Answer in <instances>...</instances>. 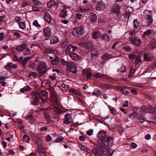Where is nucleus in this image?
I'll return each instance as SVG.
<instances>
[{"instance_id": "f704fd0d", "label": "nucleus", "mask_w": 156, "mask_h": 156, "mask_svg": "<svg viewBox=\"0 0 156 156\" xmlns=\"http://www.w3.org/2000/svg\"><path fill=\"white\" fill-rule=\"evenodd\" d=\"M139 114L140 115H143L147 113L146 111V107L142 106L139 109Z\"/></svg>"}, {"instance_id": "f03ea898", "label": "nucleus", "mask_w": 156, "mask_h": 156, "mask_svg": "<svg viewBox=\"0 0 156 156\" xmlns=\"http://www.w3.org/2000/svg\"><path fill=\"white\" fill-rule=\"evenodd\" d=\"M48 92L45 90H41L39 92H34L32 94L31 98V104L36 107L34 108L35 112H40L42 111L47 110L48 107H45L44 103L40 104L39 99H41L42 102L47 103Z\"/></svg>"}, {"instance_id": "39448f33", "label": "nucleus", "mask_w": 156, "mask_h": 156, "mask_svg": "<svg viewBox=\"0 0 156 156\" xmlns=\"http://www.w3.org/2000/svg\"><path fill=\"white\" fill-rule=\"evenodd\" d=\"M62 7L63 9L60 12V16L61 17L66 19L69 14L70 7H67L65 5L63 6Z\"/></svg>"}, {"instance_id": "1a4fd4ad", "label": "nucleus", "mask_w": 156, "mask_h": 156, "mask_svg": "<svg viewBox=\"0 0 156 156\" xmlns=\"http://www.w3.org/2000/svg\"><path fill=\"white\" fill-rule=\"evenodd\" d=\"M130 41L131 44L137 46L140 45L141 43V39L136 37L131 38L130 39Z\"/></svg>"}, {"instance_id": "2eb2a0df", "label": "nucleus", "mask_w": 156, "mask_h": 156, "mask_svg": "<svg viewBox=\"0 0 156 156\" xmlns=\"http://www.w3.org/2000/svg\"><path fill=\"white\" fill-rule=\"evenodd\" d=\"M38 153L41 156H44L45 155L46 150L43 147L42 145L38 146L37 148Z\"/></svg>"}, {"instance_id": "5701e85b", "label": "nucleus", "mask_w": 156, "mask_h": 156, "mask_svg": "<svg viewBox=\"0 0 156 156\" xmlns=\"http://www.w3.org/2000/svg\"><path fill=\"white\" fill-rule=\"evenodd\" d=\"M69 91L70 93L76 95H80L81 94L79 90L73 88H70Z\"/></svg>"}, {"instance_id": "4c0bfd02", "label": "nucleus", "mask_w": 156, "mask_h": 156, "mask_svg": "<svg viewBox=\"0 0 156 156\" xmlns=\"http://www.w3.org/2000/svg\"><path fill=\"white\" fill-rule=\"evenodd\" d=\"M101 58L102 59L105 60L108 59H109L111 58V56L108 54V53H105L104 55L101 56Z\"/></svg>"}, {"instance_id": "79ce46f5", "label": "nucleus", "mask_w": 156, "mask_h": 156, "mask_svg": "<svg viewBox=\"0 0 156 156\" xmlns=\"http://www.w3.org/2000/svg\"><path fill=\"white\" fill-rule=\"evenodd\" d=\"M130 92L131 93H133L135 95L137 94V92L138 91L137 89L133 87H130Z\"/></svg>"}, {"instance_id": "8fccbe9b", "label": "nucleus", "mask_w": 156, "mask_h": 156, "mask_svg": "<svg viewBox=\"0 0 156 156\" xmlns=\"http://www.w3.org/2000/svg\"><path fill=\"white\" fill-rule=\"evenodd\" d=\"M97 55V52L95 50H93L91 53V56L92 58H94Z\"/></svg>"}, {"instance_id": "5fc2aeb1", "label": "nucleus", "mask_w": 156, "mask_h": 156, "mask_svg": "<svg viewBox=\"0 0 156 156\" xmlns=\"http://www.w3.org/2000/svg\"><path fill=\"white\" fill-rule=\"evenodd\" d=\"M55 50H53L51 48H47L45 50V52L47 53H54Z\"/></svg>"}, {"instance_id": "6e6d98bb", "label": "nucleus", "mask_w": 156, "mask_h": 156, "mask_svg": "<svg viewBox=\"0 0 156 156\" xmlns=\"http://www.w3.org/2000/svg\"><path fill=\"white\" fill-rule=\"evenodd\" d=\"M136 55L135 54H132L129 55V58L130 60L135 59Z\"/></svg>"}, {"instance_id": "2f4dec72", "label": "nucleus", "mask_w": 156, "mask_h": 156, "mask_svg": "<svg viewBox=\"0 0 156 156\" xmlns=\"http://www.w3.org/2000/svg\"><path fill=\"white\" fill-rule=\"evenodd\" d=\"M80 147L81 149L83 151L87 152L88 153H90L91 152L90 150L87 147H85L82 145L79 146Z\"/></svg>"}, {"instance_id": "052dcab7", "label": "nucleus", "mask_w": 156, "mask_h": 156, "mask_svg": "<svg viewBox=\"0 0 156 156\" xmlns=\"http://www.w3.org/2000/svg\"><path fill=\"white\" fill-rule=\"evenodd\" d=\"M55 4V2L54 1L51 0L48 2L47 5L48 7H51V5H53Z\"/></svg>"}, {"instance_id": "58836bf2", "label": "nucleus", "mask_w": 156, "mask_h": 156, "mask_svg": "<svg viewBox=\"0 0 156 156\" xmlns=\"http://www.w3.org/2000/svg\"><path fill=\"white\" fill-rule=\"evenodd\" d=\"M51 63L53 65L57 64L59 62V59L58 57H56L53 60L51 61Z\"/></svg>"}, {"instance_id": "a19ab883", "label": "nucleus", "mask_w": 156, "mask_h": 156, "mask_svg": "<svg viewBox=\"0 0 156 156\" xmlns=\"http://www.w3.org/2000/svg\"><path fill=\"white\" fill-rule=\"evenodd\" d=\"M18 25L20 29L23 30L26 27L25 22L22 21L18 24Z\"/></svg>"}, {"instance_id": "a211bd4d", "label": "nucleus", "mask_w": 156, "mask_h": 156, "mask_svg": "<svg viewBox=\"0 0 156 156\" xmlns=\"http://www.w3.org/2000/svg\"><path fill=\"white\" fill-rule=\"evenodd\" d=\"M153 58V56L150 54L144 53V60L146 61H149Z\"/></svg>"}, {"instance_id": "a18cd8bd", "label": "nucleus", "mask_w": 156, "mask_h": 156, "mask_svg": "<svg viewBox=\"0 0 156 156\" xmlns=\"http://www.w3.org/2000/svg\"><path fill=\"white\" fill-rule=\"evenodd\" d=\"M109 109L110 110L111 112L112 113L113 115H115L116 114V109L111 107V106H109L108 107Z\"/></svg>"}, {"instance_id": "dca6fc26", "label": "nucleus", "mask_w": 156, "mask_h": 156, "mask_svg": "<svg viewBox=\"0 0 156 156\" xmlns=\"http://www.w3.org/2000/svg\"><path fill=\"white\" fill-rule=\"evenodd\" d=\"M25 119L26 120H28L30 123L32 124L34 122L35 117L32 115H27Z\"/></svg>"}, {"instance_id": "a878e982", "label": "nucleus", "mask_w": 156, "mask_h": 156, "mask_svg": "<svg viewBox=\"0 0 156 156\" xmlns=\"http://www.w3.org/2000/svg\"><path fill=\"white\" fill-rule=\"evenodd\" d=\"M89 18L91 22L93 23L95 22L97 19V15L94 13H91Z\"/></svg>"}, {"instance_id": "c03bdc74", "label": "nucleus", "mask_w": 156, "mask_h": 156, "mask_svg": "<svg viewBox=\"0 0 156 156\" xmlns=\"http://www.w3.org/2000/svg\"><path fill=\"white\" fill-rule=\"evenodd\" d=\"M35 142L37 144L38 146H41L42 145V140L40 138L38 137H37V138H36Z\"/></svg>"}, {"instance_id": "f8f14e48", "label": "nucleus", "mask_w": 156, "mask_h": 156, "mask_svg": "<svg viewBox=\"0 0 156 156\" xmlns=\"http://www.w3.org/2000/svg\"><path fill=\"white\" fill-rule=\"evenodd\" d=\"M120 7L117 5H114L112 9V13H115L117 15H119L120 13Z\"/></svg>"}, {"instance_id": "e2e57ef3", "label": "nucleus", "mask_w": 156, "mask_h": 156, "mask_svg": "<svg viewBox=\"0 0 156 156\" xmlns=\"http://www.w3.org/2000/svg\"><path fill=\"white\" fill-rule=\"evenodd\" d=\"M75 16L77 18V19L79 20L81 19L82 17V15L78 13H77L75 14Z\"/></svg>"}, {"instance_id": "e433bc0d", "label": "nucleus", "mask_w": 156, "mask_h": 156, "mask_svg": "<svg viewBox=\"0 0 156 156\" xmlns=\"http://www.w3.org/2000/svg\"><path fill=\"white\" fill-rule=\"evenodd\" d=\"M33 25L34 26L39 29L41 27V25L37 20H35L34 21Z\"/></svg>"}, {"instance_id": "680f3d73", "label": "nucleus", "mask_w": 156, "mask_h": 156, "mask_svg": "<svg viewBox=\"0 0 156 156\" xmlns=\"http://www.w3.org/2000/svg\"><path fill=\"white\" fill-rule=\"evenodd\" d=\"M68 43V41L65 40L64 41H62L61 45V46L63 47H65L67 44Z\"/></svg>"}, {"instance_id": "0e129e2a", "label": "nucleus", "mask_w": 156, "mask_h": 156, "mask_svg": "<svg viewBox=\"0 0 156 156\" xmlns=\"http://www.w3.org/2000/svg\"><path fill=\"white\" fill-rule=\"evenodd\" d=\"M123 48L126 51H129L131 50L130 47L128 46H126L123 47Z\"/></svg>"}, {"instance_id": "7ed1b4c3", "label": "nucleus", "mask_w": 156, "mask_h": 156, "mask_svg": "<svg viewBox=\"0 0 156 156\" xmlns=\"http://www.w3.org/2000/svg\"><path fill=\"white\" fill-rule=\"evenodd\" d=\"M152 11L150 10H145L144 12V19L143 22L144 25L148 26L152 23L153 20L152 17Z\"/></svg>"}, {"instance_id": "c9c22d12", "label": "nucleus", "mask_w": 156, "mask_h": 156, "mask_svg": "<svg viewBox=\"0 0 156 156\" xmlns=\"http://www.w3.org/2000/svg\"><path fill=\"white\" fill-rule=\"evenodd\" d=\"M93 76L96 78H103L105 76L104 75L99 73H95L94 74H93Z\"/></svg>"}, {"instance_id": "603ef678", "label": "nucleus", "mask_w": 156, "mask_h": 156, "mask_svg": "<svg viewBox=\"0 0 156 156\" xmlns=\"http://www.w3.org/2000/svg\"><path fill=\"white\" fill-rule=\"evenodd\" d=\"M135 69L133 68H131L129 71V77H130L131 76H133L135 73Z\"/></svg>"}, {"instance_id": "13d9d810", "label": "nucleus", "mask_w": 156, "mask_h": 156, "mask_svg": "<svg viewBox=\"0 0 156 156\" xmlns=\"http://www.w3.org/2000/svg\"><path fill=\"white\" fill-rule=\"evenodd\" d=\"M37 76V73L35 72H31L29 74V76H33L34 78H36Z\"/></svg>"}, {"instance_id": "3c124183", "label": "nucleus", "mask_w": 156, "mask_h": 156, "mask_svg": "<svg viewBox=\"0 0 156 156\" xmlns=\"http://www.w3.org/2000/svg\"><path fill=\"white\" fill-rule=\"evenodd\" d=\"M151 30H148L144 33L143 35V37H146L147 36H149L151 34Z\"/></svg>"}, {"instance_id": "9b49d317", "label": "nucleus", "mask_w": 156, "mask_h": 156, "mask_svg": "<svg viewBox=\"0 0 156 156\" xmlns=\"http://www.w3.org/2000/svg\"><path fill=\"white\" fill-rule=\"evenodd\" d=\"M43 33L44 36L47 37L46 39H48L50 37L51 31L48 27H46L44 29Z\"/></svg>"}, {"instance_id": "c85d7f7f", "label": "nucleus", "mask_w": 156, "mask_h": 156, "mask_svg": "<svg viewBox=\"0 0 156 156\" xmlns=\"http://www.w3.org/2000/svg\"><path fill=\"white\" fill-rule=\"evenodd\" d=\"M26 47V45L25 44H22L16 48V49L18 51H21L23 50Z\"/></svg>"}, {"instance_id": "ea45409f", "label": "nucleus", "mask_w": 156, "mask_h": 156, "mask_svg": "<svg viewBox=\"0 0 156 156\" xmlns=\"http://www.w3.org/2000/svg\"><path fill=\"white\" fill-rule=\"evenodd\" d=\"M23 140L24 142L28 143L30 141V139L29 136L25 134L23 136Z\"/></svg>"}, {"instance_id": "4d7b16f0", "label": "nucleus", "mask_w": 156, "mask_h": 156, "mask_svg": "<svg viewBox=\"0 0 156 156\" xmlns=\"http://www.w3.org/2000/svg\"><path fill=\"white\" fill-rule=\"evenodd\" d=\"M72 45L69 44V45L66 49L65 51L66 52H69L70 51L71 49L72 48Z\"/></svg>"}, {"instance_id": "6ab92c4d", "label": "nucleus", "mask_w": 156, "mask_h": 156, "mask_svg": "<svg viewBox=\"0 0 156 156\" xmlns=\"http://www.w3.org/2000/svg\"><path fill=\"white\" fill-rule=\"evenodd\" d=\"M101 33L98 30L94 31L92 33V38L94 39H98L101 37Z\"/></svg>"}, {"instance_id": "4be33fe9", "label": "nucleus", "mask_w": 156, "mask_h": 156, "mask_svg": "<svg viewBox=\"0 0 156 156\" xmlns=\"http://www.w3.org/2000/svg\"><path fill=\"white\" fill-rule=\"evenodd\" d=\"M50 92L52 100L55 103H57L58 101V100L55 95L54 90H52Z\"/></svg>"}, {"instance_id": "774afa93", "label": "nucleus", "mask_w": 156, "mask_h": 156, "mask_svg": "<svg viewBox=\"0 0 156 156\" xmlns=\"http://www.w3.org/2000/svg\"><path fill=\"white\" fill-rule=\"evenodd\" d=\"M93 132V130L92 129H90L87 131V134L89 136H91L92 135Z\"/></svg>"}, {"instance_id": "864d4df0", "label": "nucleus", "mask_w": 156, "mask_h": 156, "mask_svg": "<svg viewBox=\"0 0 156 156\" xmlns=\"http://www.w3.org/2000/svg\"><path fill=\"white\" fill-rule=\"evenodd\" d=\"M32 9L34 12H38L40 11V9H39V7L35 6H32Z\"/></svg>"}, {"instance_id": "393cba45", "label": "nucleus", "mask_w": 156, "mask_h": 156, "mask_svg": "<svg viewBox=\"0 0 156 156\" xmlns=\"http://www.w3.org/2000/svg\"><path fill=\"white\" fill-rule=\"evenodd\" d=\"M126 66L122 64L121 66L117 69V72L119 73H124L126 72Z\"/></svg>"}, {"instance_id": "aec40b11", "label": "nucleus", "mask_w": 156, "mask_h": 156, "mask_svg": "<svg viewBox=\"0 0 156 156\" xmlns=\"http://www.w3.org/2000/svg\"><path fill=\"white\" fill-rule=\"evenodd\" d=\"M31 58L30 57H29L24 58L23 57H22V59L20 61V62L23 66H25L27 63L30 59Z\"/></svg>"}, {"instance_id": "412c9836", "label": "nucleus", "mask_w": 156, "mask_h": 156, "mask_svg": "<svg viewBox=\"0 0 156 156\" xmlns=\"http://www.w3.org/2000/svg\"><path fill=\"white\" fill-rule=\"evenodd\" d=\"M17 66L16 65L12 63H7L5 66V69L7 70L11 68L15 69L17 68Z\"/></svg>"}, {"instance_id": "09e8293b", "label": "nucleus", "mask_w": 156, "mask_h": 156, "mask_svg": "<svg viewBox=\"0 0 156 156\" xmlns=\"http://www.w3.org/2000/svg\"><path fill=\"white\" fill-rule=\"evenodd\" d=\"M133 26L134 28H137L139 26V23L137 21V20L135 19L133 21Z\"/></svg>"}, {"instance_id": "20e7f679", "label": "nucleus", "mask_w": 156, "mask_h": 156, "mask_svg": "<svg viewBox=\"0 0 156 156\" xmlns=\"http://www.w3.org/2000/svg\"><path fill=\"white\" fill-rule=\"evenodd\" d=\"M37 70L41 74L45 73L48 70L46 63L43 62H40L37 67Z\"/></svg>"}, {"instance_id": "6e6552de", "label": "nucleus", "mask_w": 156, "mask_h": 156, "mask_svg": "<svg viewBox=\"0 0 156 156\" xmlns=\"http://www.w3.org/2000/svg\"><path fill=\"white\" fill-rule=\"evenodd\" d=\"M106 4L102 1L96 5L95 9L98 11L104 10L106 9Z\"/></svg>"}, {"instance_id": "37998d69", "label": "nucleus", "mask_w": 156, "mask_h": 156, "mask_svg": "<svg viewBox=\"0 0 156 156\" xmlns=\"http://www.w3.org/2000/svg\"><path fill=\"white\" fill-rule=\"evenodd\" d=\"M22 19L19 16H16L14 20V21L17 23L18 24L22 22Z\"/></svg>"}, {"instance_id": "b1692460", "label": "nucleus", "mask_w": 156, "mask_h": 156, "mask_svg": "<svg viewBox=\"0 0 156 156\" xmlns=\"http://www.w3.org/2000/svg\"><path fill=\"white\" fill-rule=\"evenodd\" d=\"M32 3L35 5L42 6L43 3L39 0H31Z\"/></svg>"}, {"instance_id": "9d476101", "label": "nucleus", "mask_w": 156, "mask_h": 156, "mask_svg": "<svg viewBox=\"0 0 156 156\" xmlns=\"http://www.w3.org/2000/svg\"><path fill=\"white\" fill-rule=\"evenodd\" d=\"M65 119L63 122V123L64 124L68 125L72 121L71 115L69 113H67L65 115Z\"/></svg>"}, {"instance_id": "4468645a", "label": "nucleus", "mask_w": 156, "mask_h": 156, "mask_svg": "<svg viewBox=\"0 0 156 156\" xmlns=\"http://www.w3.org/2000/svg\"><path fill=\"white\" fill-rule=\"evenodd\" d=\"M44 19L48 23H50L52 21V17L47 12H45L44 15Z\"/></svg>"}, {"instance_id": "f257e3e1", "label": "nucleus", "mask_w": 156, "mask_h": 156, "mask_svg": "<svg viewBox=\"0 0 156 156\" xmlns=\"http://www.w3.org/2000/svg\"><path fill=\"white\" fill-rule=\"evenodd\" d=\"M97 139L101 142L99 146V149L103 154L107 156H112L113 151L109 150L108 148L113 143V138L109 136L106 137L105 133L104 131L99 132L97 134Z\"/></svg>"}, {"instance_id": "72a5a7b5", "label": "nucleus", "mask_w": 156, "mask_h": 156, "mask_svg": "<svg viewBox=\"0 0 156 156\" xmlns=\"http://www.w3.org/2000/svg\"><path fill=\"white\" fill-rule=\"evenodd\" d=\"M146 111L147 112L151 113L153 114L155 113V110L153 108H152L151 106L148 107H146Z\"/></svg>"}, {"instance_id": "de8ad7c7", "label": "nucleus", "mask_w": 156, "mask_h": 156, "mask_svg": "<svg viewBox=\"0 0 156 156\" xmlns=\"http://www.w3.org/2000/svg\"><path fill=\"white\" fill-rule=\"evenodd\" d=\"M135 59L136 60L135 61V63L136 65L138 64L141 61L140 55H136Z\"/></svg>"}, {"instance_id": "f3484780", "label": "nucleus", "mask_w": 156, "mask_h": 156, "mask_svg": "<svg viewBox=\"0 0 156 156\" xmlns=\"http://www.w3.org/2000/svg\"><path fill=\"white\" fill-rule=\"evenodd\" d=\"M69 57L74 61L77 60L79 58L78 55L74 52H70L69 53Z\"/></svg>"}, {"instance_id": "ddd939ff", "label": "nucleus", "mask_w": 156, "mask_h": 156, "mask_svg": "<svg viewBox=\"0 0 156 156\" xmlns=\"http://www.w3.org/2000/svg\"><path fill=\"white\" fill-rule=\"evenodd\" d=\"M92 75L90 70L87 69L83 71V76L86 77L87 79H89Z\"/></svg>"}, {"instance_id": "69168bd1", "label": "nucleus", "mask_w": 156, "mask_h": 156, "mask_svg": "<svg viewBox=\"0 0 156 156\" xmlns=\"http://www.w3.org/2000/svg\"><path fill=\"white\" fill-rule=\"evenodd\" d=\"M63 140V137L61 136H58L55 140V142L56 143L59 142L60 141H62Z\"/></svg>"}, {"instance_id": "7c9ffc66", "label": "nucleus", "mask_w": 156, "mask_h": 156, "mask_svg": "<svg viewBox=\"0 0 156 156\" xmlns=\"http://www.w3.org/2000/svg\"><path fill=\"white\" fill-rule=\"evenodd\" d=\"M102 94V92L98 89H95L92 92V94L94 95L99 96Z\"/></svg>"}, {"instance_id": "423d86ee", "label": "nucleus", "mask_w": 156, "mask_h": 156, "mask_svg": "<svg viewBox=\"0 0 156 156\" xmlns=\"http://www.w3.org/2000/svg\"><path fill=\"white\" fill-rule=\"evenodd\" d=\"M75 30V31L73 33L75 36H78L79 35L84 34L85 33L84 27L83 26L76 27Z\"/></svg>"}, {"instance_id": "338daca9", "label": "nucleus", "mask_w": 156, "mask_h": 156, "mask_svg": "<svg viewBox=\"0 0 156 156\" xmlns=\"http://www.w3.org/2000/svg\"><path fill=\"white\" fill-rule=\"evenodd\" d=\"M31 53V51L29 48H27L26 50L25 55H29Z\"/></svg>"}, {"instance_id": "473e14b6", "label": "nucleus", "mask_w": 156, "mask_h": 156, "mask_svg": "<svg viewBox=\"0 0 156 156\" xmlns=\"http://www.w3.org/2000/svg\"><path fill=\"white\" fill-rule=\"evenodd\" d=\"M31 89V88L29 86H27L21 88L20 90V92L22 93H24V92L27 91H30Z\"/></svg>"}, {"instance_id": "cd10ccee", "label": "nucleus", "mask_w": 156, "mask_h": 156, "mask_svg": "<svg viewBox=\"0 0 156 156\" xmlns=\"http://www.w3.org/2000/svg\"><path fill=\"white\" fill-rule=\"evenodd\" d=\"M101 39L105 41H108L110 39V37L106 34H103L101 36Z\"/></svg>"}, {"instance_id": "49530a36", "label": "nucleus", "mask_w": 156, "mask_h": 156, "mask_svg": "<svg viewBox=\"0 0 156 156\" xmlns=\"http://www.w3.org/2000/svg\"><path fill=\"white\" fill-rule=\"evenodd\" d=\"M17 126L18 128L22 130H23L24 128L23 124L21 121H19L18 122Z\"/></svg>"}, {"instance_id": "c756f323", "label": "nucleus", "mask_w": 156, "mask_h": 156, "mask_svg": "<svg viewBox=\"0 0 156 156\" xmlns=\"http://www.w3.org/2000/svg\"><path fill=\"white\" fill-rule=\"evenodd\" d=\"M52 110L54 112L59 114H60L64 112L62 109L57 107H54L53 108Z\"/></svg>"}, {"instance_id": "bf43d9fd", "label": "nucleus", "mask_w": 156, "mask_h": 156, "mask_svg": "<svg viewBox=\"0 0 156 156\" xmlns=\"http://www.w3.org/2000/svg\"><path fill=\"white\" fill-rule=\"evenodd\" d=\"M13 59L14 60L17 61L19 62H20V61L22 59V57H20L19 58H18V57L15 55H13Z\"/></svg>"}, {"instance_id": "0eeeda50", "label": "nucleus", "mask_w": 156, "mask_h": 156, "mask_svg": "<svg viewBox=\"0 0 156 156\" xmlns=\"http://www.w3.org/2000/svg\"><path fill=\"white\" fill-rule=\"evenodd\" d=\"M67 68L71 72L74 73L77 72V67L75 64L73 62H69L68 64Z\"/></svg>"}, {"instance_id": "bb28decb", "label": "nucleus", "mask_w": 156, "mask_h": 156, "mask_svg": "<svg viewBox=\"0 0 156 156\" xmlns=\"http://www.w3.org/2000/svg\"><path fill=\"white\" fill-rule=\"evenodd\" d=\"M58 41V38L57 36H54L50 39V43L51 44L56 43Z\"/></svg>"}]
</instances>
